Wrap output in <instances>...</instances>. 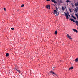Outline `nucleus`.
<instances>
[{
  "label": "nucleus",
  "mask_w": 78,
  "mask_h": 78,
  "mask_svg": "<svg viewBox=\"0 0 78 78\" xmlns=\"http://www.w3.org/2000/svg\"><path fill=\"white\" fill-rule=\"evenodd\" d=\"M74 31V32H76V33H78V31L77 30L74 29H72Z\"/></svg>",
  "instance_id": "nucleus-5"
},
{
  "label": "nucleus",
  "mask_w": 78,
  "mask_h": 78,
  "mask_svg": "<svg viewBox=\"0 0 78 78\" xmlns=\"http://www.w3.org/2000/svg\"><path fill=\"white\" fill-rule=\"evenodd\" d=\"M69 11H70V12H72V10H71V9L69 8Z\"/></svg>",
  "instance_id": "nucleus-23"
},
{
  "label": "nucleus",
  "mask_w": 78,
  "mask_h": 78,
  "mask_svg": "<svg viewBox=\"0 0 78 78\" xmlns=\"http://www.w3.org/2000/svg\"><path fill=\"white\" fill-rule=\"evenodd\" d=\"M50 73H51L52 74H55V73L53 71H51Z\"/></svg>",
  "instance_id": "nucleus-11"
},
{
  "label": "nucleus",
  "mask_w": 78,
  "mask_h": 78,
  "mask_svg": "<svg viewBox=\"0 0 78 78\" xmlns=\"http://www.w3.org/2000/svg\"><path fill=\"white\" fill-rule=\"evenodd\" d=\"M55 14H56V16H58V15H59V12H57Z\"/></svg>",
  "instance_id": "nucleus-18"
},
{
  "label": "nucleus",
  "mask_w": 78,
  "mask_h": 78,
  "mask_svg": "<svg viewBox=\"0 0 78 78\" xmlns=\"http://www.w3.org/2000/svg\"><path fill=\"white\" fill-rule=\"evenodd\" d=\"M21 7H24V4H23L21 6Z\"/></svg>",
  "instance_id": "nucleus-25"
},
{
  "label": "nucleus",
  "mask_w": 78,
  "mask_h": 78,
  "mask_svg": "<svg viewBox=\"0 0 78 78\" xmlns=\"http://www.w3.org/2000/svg\"><path fill=\"white\" fill-rule=\"evenodd\" d=\"M6 57H8V56H9V54L8 53H7L6 54Z\"/></svg>",
  "instance_id": "nucleus-16"
},
{
  "label": "nucleus",
  "mask_w": 78,
  "mask_h": 78,
  "mask_svg": "<svg viewBox=\"0 0 78 78\" xmlns=\"http://www.w3.org/2000/svg\"><path fill=\"white\" fill-rule=\"evenodd\" d=\"M75 62H78V57L76 58L75 60Z\"/></svg>",
  "instance_id": "nucleus-10"
},
{
  "label": "nucleus",
  "mask_w": 78,
  "mask_h": 78,
  "mask_svg": "<svg viewBox=\"0 0 78 78\" xmlns=\"http://www.w3.org/2000/svg\"><path fill=\"white\" fill-rule=\"evenodd\" d=\"M73 69V66H71V67H70L69 69V70H72Z\"/></svg>",
  "instance_id": "nucleus-9"
},
{
  "label": "nucleus",
  "mask_w": 78,
  "mask_h": 78,
  "mask_svg": "<svg viewBox=\"0 0 78 78\" xmlns=\"http://www.w3.org/2000/svg\"><path fill=\"white\" fill-rule=\"evenodd\" d=\"M71 17L74 19H76V18H75V17H74V16H73V15H71Z\"/></svg>",
  "instance_id": "nucleus-15"
},
{
  "label": "nucleus",
  "mask_w": 78,
  "mask_h": 78,
  "mask_svg": "<svg viewBox=\"0 0 78 78\" xmlns=\"http://www.w3.org/2000/svg\"><path fill=\"white\" fill-rule=\"evenodd\" d=\"M71 5L72 7H73V6H74V5H73V3H71Z\"/></svg>",
  "instance_id": "nucleus-24"
},
{
  "label": "nucleus",
  "mask_w": 78,
  "mask_h": 78,
  "mask_svg": "<svg viewBox=\"0 0 78 78\" xmlns=\"http://www.w3.org/2000/svg\"><path fill=\"white\" fill-rule=\"evenodd\" d=\"M57 31H56L55 32V35H56L57 34Z\"/></svg>",
  "instance_id": "nucleus-19"
},
{
  "label": "nucleus",
  "mask_w": 78,
  "mask_h": 78,
  "mask_svg": "<svg viewBox=\"0 0 78 78\" xmlns=\"http://www.w3.org/2000/svg\"><path fill=\"white\" fill-rule=\"evenodd\" d=\"M50 0H46L47 1H50Z\"/></svg>",
  "instance_id": "nucleus-31"
},
{
  "label": "nucleus",
  "mask_w": 78,
  "mask_h": 78,
  "mask_svg": "<svg viewBox=\"0 0 78 78\" xmlns=\"http://www.w3.org/2000/svg\"><path fill=\"white\" fill-rule=\"evenodd\" d=\"M69 2H70V0H66V2H67V3H69Z\"/></svg>",
  "instance_id": "nucleus-20"
},
{
  "label": "nucleus",
  "mask_w": 78,
  "mask_h": 78,
  "mask_svg": "<svg viewBox=\"0 0 78 78\" xmlns=\"http://www.w3.org/2000/svg\"><path fill=\"white\" fill-rule=\"evenodd\" d=\"M75 11L76 12H77L78 11V7H77L75 9Z\"/></svg>",
  "instance_id": "nucleus-3"
},
{
  "label": "nucleus",
  "mask_w": 78,
  "mask_h": 78,
  "mask_svg": "<svg viewBox=\"0 0 78 78\" xmlns=\"http://www.w3.org/2000/svg\"><path fill=\"white\" fill-rule=\"evenodd\" d=\"M67 36L69 39H71V40L72 39V38H71V36H70V35H69V34H67Z\"/></svg>",
  "instance_id": "nucleus-2"
},
{
  "label": "nucleus",
  "mask_w": 78,
  "mask_h": 78,
  "mask_svg": "<svg viewBox=\"0 0 78 78\" xmlns=\"http://www.w3.org/2000/svg\"><path fill=\"white\" fill-rule=\"evenodd\" d=\"M62 9L63 11H64V10H65V8H64V6L62 7Z\"/></svg>",
  "instance_id": "nucleus-17"
},
{
  "label": "nucleus",
  "mask_w": 78,
  "mask_h": 78,
  "mask_svg": "<svg viewBox=\"0 0 78 78\" xmlns=\"http://www.w3.org/2000/svg\"><path fill=\"white\" fill-rule=\"evenodd\" d=\"M46 7L47 8H49V9H50V6L49 5H47V6H46Z\"/></svg>",
  "instance_id": "nucleus-4"
},
{
  "label": "nucleus",
  "mask_w": 78,
  "mask_h": 78,
  "mask_svg": "<svg viewBox=\"0 0 78 78\" xmlns=\"http://www.w3.org/2000/svg\"><path fill=\"white\" fill-rule=\"evenodd\" d=\"M4 11H6V8H4Z\"/></svg>",
  "instance_id": "nucleus-21"
},
{
  "label": "nucleus",
  "mask_w": 78,
  "mask_h": 78,
  "mask_svg": "<svg viewBox=\"0 0 78 78\" xmlns=\"http://www.w3.org/2000/svg\"><path fill=\"white\" fill-rule=\"evenodd\" d=\"M67 14H68V15H69V12H67Z\"/></svg>",
  "instance_id": "nucleus-29"
},
{
  "label": "nucleus",
  "mask_w": 78,
  "mask_h": 78,
  "mask_svg": "<svg viewBox=\"0 0 78 78\" xmlns=\"http://www.w3.org/2000/svg\"><path fill=\"white\" fill-rule=\"evenodd\" d=\"M51 1L52 2H53L54 3H57V2H56L55 0H51Z\"/></svg>",
  "instance_id": "nucleus-7"
},
{
  "label": "nucleus",
  "mask_w": 78,
  "mask_h": 78,
  "mask_svg": "<svg viewBox=\"0 0 78 78\" xmlns=\"http://www.w3.org/2000/svg\"><path fill=\"white\" fill-rule=\"evenodd\" d=\"M57 76V75H56V74H55L54 75V76Z\"/></svg>",
  "instance_id": "nucleus-28"
},
{
  "label": "nucleus",
  "mask_w": 78,
  "mask_h": 78,
  "mask_svg": "<svg viewBox=\"0 0 78 78\" xmlns=\"http://www.w3.org/2000/svg\"><path fill=\"white\" fill-rule=\"evenodd\" d=\"M11 30H12V31H13L14 30V28H11Z\"/></svg>",
  "instance_id": "nucleus-27"
},
{
  "label": "nucleus",
  "mask_w": 78,
  "mask_h": 78,
  "mask_svg": "<svg viewBox=\"0 0 78 78\" xmlns=\"http://www.w3.org/2000/svg\"><path fill=\"white\" fill-rule=\"evenodd\" d=\"M65 16L66 17L67 19H69V17H70V15L69 14L68 15L66 12L65 13Z\"/></svg>",
  "instance_id": "nucleus-1"
},
{
  "label": "nucleus",
  "mask_w": 78,
  "mask_h": 78,
  "mask_svg": "<svg viewBox=\"0 0 78 78\" xmlns=\"http://www.w3.org/2000/svg\"><path fill=\"white\" fill-rule=\"evenodd\" d=\"M75 23L76 25L78 26V21H75Z\"/></svg>",
  "instance_id": "nucleus-8"
},
{
  "label": "nucleus",
  "mask_w": 78,
  "mask_h": 78,
  "mask_svg": "<svg viewBox=\"0 0 78 78\" xmlns=\"http://www.w3.org/2000/svg\"><path fill=\"white\" fill-rule=\"evenodd\" d=\"M54 13L56 14L57 13V11L56 10H54Z\"/></svg>",
  "instance_id": "nucleus-12"
},
{
  "label": "nucleus",
  "mask_w": 78,
  "mask_h": 78,
  "mask_svg": "<svg viewBox=\"0 0 78 78\" xmlns=\"http://www.w3.org/2000/svg\"><path fill=\"white\" fill-rule=\"evenodd\" d=\"M16 70H17V71H18V72H19V70H18L17 69H16Z\"/></svg>",
  "instance_id": "nucleus-30"
},
{
  "label": "nucleus",
  "mask_w": 78,
  "mask_h": 78,
  "mask_svg": "<svg viewBox=\"0 0 78 78\" xmlns=\"http://www.w3.org/2000/svg\"><path fill=\"white\" fill-rule=\"evenodd\" d=\"M55 66H52V70H54V69H55Z\"/></svg>",
  "instance_id": "nucleus-14"
},
{
  "label": "nucleus",
  "mask_w": 78,
  "mask_h": 78,
  "mask_svg": "<svg viewBox=\"0 0 78 78\" xmlns=\"http://www.w3.org/2000/svg\"><path fill=\"white\" fill-rule=\"evenodd\" d=\"M70 20L71 21H72V22H75V21L73 19H70Z\"/></svg>",
  "instance_id": "nucleus-13"
},
{
  "label": "nucleus",
  "mask_w": 78,
  "mask_h": 78,
  "mask_svg": "<svg viewBox=\"0 0 78 78\" xmlns=\"http://www.w3.org/2000/svg\"><path fill=\"white\" fill-rule=\"evenodd\" d=\"M19 72L20 73V72Z\"/></svg>",
  "instance_id": "nucleus-32"
},
{
  "label": "nucleus",
  "mask_w": 78,
  "mask_h": 78,
  "mask_svg": "<svg viewBox=\"0 0 78 78\" xmlns=\"http://www.w3.org/2000/svg\"><path fill=\"white\" fill-rule=\"evenodd\" d=\"M75 15L76 16V17H78V15L77 14H75Z\"/></svg>",
  "instance_id": "nucleus-22"
},
{
  "label": "nucleus",
  "mask_w": 78,
  "mask_h": 78,
  "mask_svg": "<svg viewBox=\"0 0 78 78\" xmlns=\"http://www.w3.org/2000/svg\"><path fill=\"white\" fill-rule=\"evenodd\" d=\"M75 6H76V7H77L78 6V2L75 3Z\"/></svg>",
  "instance_id": "nucleus-6"
},
{
  "label": "nucleus",
  "mask_w": 78,
  "mask_h": 78,
  "mask_svg": "<svg viewBox=\"0 0 78 78\" xmlns=\"http://www.w3.org/2000/svg\"><path fill=\"white\" fill-rule=\"evenodd\" d=\"M56 10H57V11H58V8L57 7H56Z\"/></svg>",
  "instance_id": "nucleus-26"
}]
</instances>
